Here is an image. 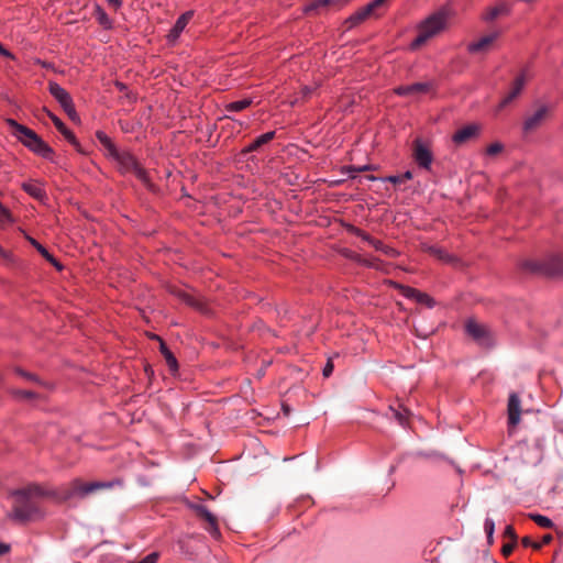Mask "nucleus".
<instances>
[{"label":"nucleus","instance_id":"obj_44","mask_svg":"<svg viewBox=\"0 0 563 563\" xmlns=\"http://www.w3.org/2000/svg\"><path fill=\"white\" fill-rule=\"evenodd\" d=\"M353 232L362 238L364 241L368 242L371 245H372V242L375 241V239H373L371 235H368L367 233H365L364 231L360 230V229H356V228H353Z\"/></svg>","mask_w":563,"mask_h":563},{"label":"nucleus","instance_id":"obj_53","mask_svg":"<svg viewBox=\"0 0 563 563\" xmlns=\"http://www.w3.org/2000/svg\"><path fill=\"white\" fill-rule=\"evenodd\" d=\"M11 216L10 212L7 210V214L3 217L2 212L0 211V224H3L5 221H10Z\"/></svg>","mask_w":563,"mask_h":563},{"label":"nucleus","instance_id":"obj_16","mask_svg":"<svg viewBox=\"0 0 563 563\" xmlns=\"http://www.w3.org/2000/svg\"><path fill=\"white\" fill-rule=\"evenodd\" d=\"M521 401L517 394H511L508 399V422L517 426L520 421Z\"/></svg>","mask_w":563,"mask_h":563},{"label":"nucleus","instance_id":"obj_36","mask_svg":"<svg viewBox=\"0 0 563 563\" xmlns=\"http://www.w3.org/2000/svg\"><path fill=\"white\" fill-rule=\"evenodd\" d=\"M131 173H133L143 184L150 186V178L147 173L140 164H137L135 168L131 170Z\"/></svg>","mask_w":563,"mask_h":563},{"label":"nucleus","instance_id":"obj_23","mask_svg":"<svg viewBox=\"0 0 563 563\" xmlns=\"http://www.w3.org/2000/svg\"><path fill=\"white\" fill-rule=\"evenodd\" d=\"M153 338L159 341L161 353L163 354L169 369L172 372H176L178 369V363H177V360L174 356V354L169 351V349L167 347L165 342L163 340H161L157 335H153Z\"/></svg>","mask_w":563,"mask_h":563},{"label":"nucleus","instance_id":"obj_42","mask_svg":"<svg viewBox=\"0 0 563 563\" xmlns=\"http://www.w3.org/2000/svg\"><path fill=\"white\" fill-rule=\"evenodd\" d=\"M503 148H504L503 144L493 143L487 147L486 153H487V155L494 156V155L499 154L503 151Z\"/></svg>","mask_w":563,"mask_h":563},{"label":"nucleus","instance_id":"obj_29","mask_svg":"<svg viewBox=\"0 0 563 563\" xmlns=\"http://www.w3.org/2000/svg\"><path fill=\"white\" fill-rule=\"evenodd\" d=\"M9 391L16 399L33 400L40 398V396L36 393L31 390L12 388Z\"/></svg>","mask_w":563,"mask_h":563},{"label":"nucleus","instance_id":"obj_39","mask_svg":"<svg viewBox=\"0 0 563 563\" xmlns=\"http://www.w3.org/2000/svg\"><path fill=\"white\" fill-rule=\"evenodd\" d=\"M14 372H15L18 375H20V376H22V377H24V378H26V379H29V380L35 382V383L41 384V385L43 384V383L41 382V379H40L36 375L31 374V373H27V372H25L24 369H22V368H20V367H15Z\"/></svg>","mask_w":563,"mask_h":563},{"label":"nucleus","instance_id":"obj_31","mask_svg":"<svg viewBox=\"0 0 563 563\" xmlns=\"http://www.w3.org/2000/svg\"><path fill=\"white\" fill-rule=\"evenodd\" d=\"M95 16L97 21L106 29L111 27V20L101 7H96Z\"/></svg>","mask_w":563,"mask_h":563},{"label":"nucleus","instance_id":"obj_57","mask_svg":"<svg viewBox=\"0 0 563 563\" xmlns=\"http://www.w3.org/2000/svg\"><path fill=\"white\" fill-rule=\"evenodd\" d=\"M115 85L121 91H123L126 88V86L122 82H117Z\"/></svg>","mask_w":563,"mask_h":563},{"label":"nucleus","instance_id":"obj_22","mask_svg":"<svg viewBox=\"0 0 563 563\" xmlns=\"http://www.w3.org/2000/svg\"><path fill=\"white\" fill-rule=\"evenodd\" d=\"M175 295L188 306L194 307L201 312H206L205 303L200 299L195 298L192 295L180 289L176 290Z\"/></svg>","mask_w":563,"mask_h":563},{"label":"nucleus","instance_id":"obj_54","mask_svg":"<svg viewBox=\"0 0 563 563\" xmlns=\"http://www.w3.org/2000/svg\"><path fill=\"white\" fill-rule=\"evenodd\" d=\"M552 539H553V538H552V536H551V534H545V536H543V538H542V542H541V545H542V544H548V543H550V542L552 541Z\"/></svg>","mask_w":563,"mask_h":563},{"label":"nucleus","instance_id":"obj_21","mask_svg":"<svg viewBox=\"0 0 563 563\" xmlns=\"http://www.w3.org/2000/svg\"><path fill=\"white\" fill-rule=\"evenodd\" d=\"M372 16L369 8L363 7L345 20L346 29H352Z\"/></svg>","mask_w":563,"mask_h":563},{"label":"nucleus","instance_id":"obj_40","mask_svg":"<svg viewBox=\"0 0 563 563\" xmlns=\"http://www.w3.org/2000/svg\"><path fill=\"white\" fill-rule=\"evenodd\" d=\"M484 529L487 534L488 541L492 542L494 530H495V522L490 518H486L484 523Z\"/></svg>","mask_w":563,"mask_h":563},{"label":"nucleus","instance_id":"obj_33","mask_svg":"<svg viewBox=\"0 0 563 563\" xmlns=\"http://www.w3.org/2000/svg\"><path fill=\"white\" fill-rule=\"evenodd\" d=\"M428 252L433 255L434 257L443 261V262H452L453 257L449 255L444 250L437 247V246H430L428 249Z\"/></svg>","mask_w":563,"mask_h":563},{"label":"nucleus","instance_id":"obj_25","mask_svg":"<svg viewBox=\"0 0 563 563\" xmlns=\"http://www.w3.org/2000/svg\"><path fill=\"white\" fill-rule=\"evenodd\" d=\"M509 12H510L509 5L505 2H503L496 7L488 9L487 12L484 14L483 19L485 21H493L501 14H509Z\"/></svg>","mask_w":563,"mask_h":563},{"label":"nucleus","instance_id":"obj_27","mask_svg":"<svg viewBox=\"0 0 563 563\" xmlns=\"http://www.w3.org/2000/svg\"><path fill=\"white\" fill-rule=\"evenodd\" d=\"M252 99L245 98L239 101H233L228 103L224 109L228 112H241L245 109H247L252 104Z\"/></svg>","mask_w":563,"mask_h":563},{"label":"nucleus","instance_id":"obj_34","mask_svg":"<svg viewBox=\"0 0 563 563\" xmlns=\"http://www.w3.org/2000/svg\"><path fill=\"white\" fill-rule=\"evenodd\" d=\"M530 518L541 528H552L554 526L550 518L539 514H531Z\"/></svg>","mask_w":563,"mask_h":563},{"label":"nucleus","instance_id":"obj_58","mask_svg":"<svg viewBox=\"0 0 563 563\" xmlns=\"http://www.w3.org/2000/svg\"><path fill=\"white\" fill-rule=\"evenodd\" d=\"M0 211L2 212L3 217L7 214V208H4L1 203H0Z\"/></svg>","mask_w":563,"mask_h":563},{"label":"nucleus","instance_id":"obj_12","mask_svg":"<svg viewBox=\"0 0 563 563\" xmlns=\"http://www.w3.org/2000/svg\"><path fill=\"white\" fill-rule=\"evenodd\" d=\"M498 31L493 32L488 35L483 36L476 42L468 44L467 49L470 53H485L488 52L493 43L499 37Z\"/></svg>","mask_w":563,"mask_h":563},{"label":"nucleus","instance_id":"obj_5","mask_svg":"<svg viewBox=\"0 0 563 563\" xmlns=\"http://www.w3.org/2000/svg\"><path fill=\"white\" fill-rule=\"evenodd\" d=\"M521 267L532 273L560 276L563 275V256H553L547 262L527 260L522 262Z\"/></svg>","mask_w":563,"mask_h":563},{"label":"nucleus","instance_id":"obj_14","mask_svg":"<svg viewBox=\"0 0 563 563\" xmlns=\"http://www.w3.org/2000/svg\"><path fill=\"white\" fill-rule=\"evenodd\" d=\"M525 84H526V77L522 74L515 79L510 91L498 104V110H501L505 107H507L508 104H510L521 93V91L525 87Z\"/></svg>","mask_w":563,"mask_h":563},{"label":"nucleus","instance_id":"obj_38","mask_svg":"<svg viewBox=\"0 0 563 563\" xmlns=\"http://www.w3.org/2000/svg\"><path fill=\"white\" fill-rule=\"evenodd\" d=\"M388 0H373L368 4H366V8H369V13L372 16L378 15L377 11L386 5Z\"/></svg>","mask_w":563,"mask_h":563},{"label":"nucleus","instance_id":"obj_55","mask_svg":"<svg viewBox=\"0 0 563 563\" xmlns=\"http://www.w3.org/2000/svg\"><path fill=\"white\" fill-rule=\"evenodd\" d=\"M283 411L286 416L290 415V408L288 405H283Z\"/></svg>","mask_w":563,"mask_h":563},{"label":"nucleus","instance_id":"obj_17","mask_svg":"<svg viewBox=\"0 0 563 563\" xmlns=\"http://www.w3.org/2000/svg\"><path fill=\"white\" fill-rule=\"evenodd\" d=\"M45 112L51 118L56 129L64 135V137L79 151V142L77 141L75 134L69 129H67L63 121L54 113L48 110H45Z\"/></svg>","mask_w":563,"mask_h":563},{"label":"nucleus","instance_id":"obj_37","mask_svg":"<svg viewBox=\"0 0 563 563\" xmlns=\"http://www.w3.org/2000/svg\"><path fill=\"white\" fill-rule=\"evenodd\" d=\"M411 178H412V173L410 170H407L406 173H404L401 175L389 176L387 178V180L395 185H399V184H404L405 181H407Z\"/></svg>","mask_w":563,"mask_h":563},{"label":"nucleus","instance_id":"obj_52","mask_svg":"<svg viewBox=\"0 0 563 563\" xmlns=\"http://www.w3.org/2000/svg\"><path fill=\"white\" fill-rule=\"evenodd\" d=\"M107 2L115 10L121 7V0H107Z\"/></svg>","mask_w":563,"mask_h":563},{"label":"nucleus","instance_id":"obj_15","mask_svg":"<svg viewBox=\"0 0 563 563\" xmlns=\"http://www.w3.org/2000/svg\"><path fill=\"white\" fill-rule=\"evenodd\" d=\"M349 0H316L310 5L307 7L306 12L311 11H323V10H339L341 9L345 3H347Z\"/></svg>","mask_w":563,"mask_h":563},{"label":"nucleus","instance_id":"obj_51","mask_svg":"<svg viewBox=\"0 0 563 563\" xmlns=\"http://www.w3.org/2000/svg\"><path fill=\"white\" fill-rule=\"evenodd\" d=\"M0 55L4 56V57H8V58H13V55L8 51L5 49L2 44L0 43Z\"/></svg>","mask_w":563,"mask_h":563},{"label":"nucleus","instance_id":"obj_18","mask_svg":"<svg viewBox=\"0 0 563 563\" xmlns=\"http://www.w3.org/2000/svg\"><path fill=\"white\" fill-rule=\"evenodd\" d=\"M192 15V11H187L177 19L175 25L173 26L168 34V40L170 42L176 41L179 37L180 33L184 31Z\"/></svg>","mask_w":563,"mask_h":563},{"label":"nucleus","instance_id":"obj_2","mask_svg":"<svg viewBox=\"0 0 563 563\" xmlns=\"http://www.w3.org/2000/svg\"><path fill=\"white\" fill-rule=\"evenodd\" d=\"M451 16L452 10L448 5L441 7L428 15L418 24V35L412 41L410 47L412 49H417L430 40L442 34L449 27Z\"/></svg>","mask_w":563,"mask_h":563},{"label":"nucleus","instance_id":"obj_7","mask_svg":"<svg viewBox=\"0 0 563 563\" xmlns=\"http://www.w3.org/2000/svg\"><path fill=\"white\" fill-rule=\"evenodd\" d=\"M552 108L549 104H539L537 109L528 114L523 122V131L530 133L539 129L548 119Z\"/></svg>","mask_w":563,"mask_h":563},{"label":"nucleus","instance_id":"obj_49","mask_svg":"<svg viewBox=\"0 0 563 563\" xmlns=\"http://www.w3.org/2000/svg\"><path fill=\"white\" fill-rule=\"evenodd\" d=\"M0 256L2 258H4L7 262H12V260H13L12 254L7 252L5 250H3L1 246H0Z\"/></svg>","mask_w":563,"mask_h":563},{"label":"nucleus","instance_id":"obj_59","mask_svg":"<svg viewBox=\"0 0 563 563\" xmlns=\"http://www.w3.org/2000/svg\"><path fill=\"white\" fill-rule=\"evenodd\" d=\"M367 169H369V166H367V165H366V166H363V167L357 168V170H358V172H363V170H367Z\"/></svg>","mask_w":563,"mask_h":563},{"label":"nucleus","instance_id":"obj_11","mask_svg":"<svg viewBox=\"0 0 563 563\" xmlns=\"http://www.w3.org/2000/svg\"><path fill=\"white\" fill-rule=\"evenodd\" d=\"M433 86L431 82H415L411 85L399 86L395 89V92L404 97H419L430 92Z\"/></svg>","mask_w":563,"mask_h":563},{"label":"nucleus","instance_id":"obj_56","mask_svg":"<svg viewBox=\"0 0 563 563\" xmlns=\"http://www.w3.org/2000/svg\"><path fill=\"white\" fill-rule=\"evenodd\" d=\"M311 91H312V90H311L309 87H305V88L302 89V93H303V96H308L309 93H311Z\"/></svg>","mask_w":563,"mask_h":563},{"label":"nucleus","instance_id":"obj_32","mask_svg":"<svg viewBox=\"0 0 563 563\" xmlns=\"http://www.w3.org/2000/svg\"><path fill=\"white\" fill-rule=\"evenodd\" d=\"M354 260L358 264H361L363 266L375 268V269H379L380 268V264H382V262L378 258H375V257L366 258V257H363L361 255H357V256L354 257Z\"/></svg>","mask_w":563,"mask_h":563},{"label":"nucleus","instance_id":"obj_26","mask_svg":"<svg viewBox=\"0 0 563 563\" xmlns=\"http://www.w3.org/2000/svg\"><path fill=\"white\" fill-rule=\"evenodd\" d=\"M22 188L35 199L42 200L46 197L44 189L36 183H24Z\"/></svg>","mask_w":563,"mask_h":563},{"label":"nucleus","instance_id":"obj_9","mask_svg":"<svg viewBox=\"0 0 563 563\" xmlns=\"http://www.w3.org/2000/svg\"><path fill=\"white\" fill-rule=\"evenodd\" d=\"M192 509L196 515L205 521V529L214 538L220 539L221 533L218 526L217 517L203 505L196 504L192 505Z\"/></svg>","mask_w":563,"mask_h":563},{"label":"nucleus","instance_id":"obj_46","mask_svg":"<svg viewBox=\"0 0 563 563\" xmlns=\"http://www.w3.org/2000/svg\"><path fill=\"white\" fill-rule=\"evenodd\" d=\"M516 541H511L503 545L501 552L505 556H509L515 549Z\"/></svg>","mask_w":563,"mask_h":563},{"label":"nucleus","instance_id":"obj_24","mask_svg":"<svg viewBox=\"0 0 563 563\" xmlns=\"http://www.w3.org/2000/svg\"><path fill=\"white\" fill-rule=\"evenodd\" d=\"M275 137V131H271L256 137L247 147L243 150V153H251L257 151L261 146L267 144Z\"/></svg>","mask_w":563,"mask_h":563},{"label":"nucleus","instance_id":"obj_30","mask_svg":"<svg viewBox=\"0 0 563 563\" xmlns=\"http://www.w3.org/2000/svg\"><path fill=\"white\" fill-rule=\"evenodd\" d=\"M96 135L100 143L108 150L111 156H113L114 153L118 152L117 147L104 132L98 131Z\"/></svg>","mask_w":563,"mask_h":563},{"label":"nucleus","instance_id":"obj_47","mask_svg":"<svg viewBox=\"0 0 563 563\" xmlns=\"http://www.w3.org/2000/svg\"><path fill=\"white\" fill-rule=\"evenodd\" d=\"M333 372V363L331 360H329L323 367L322 374L325 378L330 377Z\"/></svg>","mask_w":563,"mask_h":563},{"label":"nucleus","instance_id":"obj_45","mask_svg":"<svg viewBox=\"0 0 563 563\" xmlns=\"http://www.w3.org/2000/svg\"><path fill=\"white\" fill-rule=\"evenodd\" d=\"M521 543L528 548V547H532L533 549L536 550H539L541 548V543H537V542H533L529 537H525L522 538L521 540Z\"/></svg>","mask_w":563,"mask_h":563},{"label":"nucleus","instance_id":"obj_20","mask_svg":"<svg viewBox=\"0 0 563 563\" xmlns=\"http://www.w3.org/2000/svg\"><path fill=\"white\" fill-rule=\"evenodd\" d=\"M389 412L394 417V419L402 427L408 424L409 417L411 412L404 407L401 404L390 405L388 407Z\"/></svg>","mask_w":563,"mask_h":563},{"label":"nucleus","instance_id":"obj_19","mask_svg":"<svg viewBox=\"0 0 563 563\" xmlns=\"http://www.w3.org/2000/svg\"><path fill=\"white\" fill-rule=\"evenodd\" d=\"M124 172H131L139 164L136 158L128 152H115L112 156Z\"/></svg>","mask_w":563,"mask_h":563},{"label":"nucleus","instance_id":"obj_3","mask_svg":"<svg viewBox=\"0 0 563 563\" xmlns=\"http://www.w3.org/2000/svg\"><path fill=\"white\" fill-rule=\"evenodd\" d=\"M121 486V479H114L109 482H82L79 478L71 481L68 485L55 490V499L58 501H68L74 497L85 498L99 490L111 489L114 486Z\"/></svg>","mask_w":563,"mask_h":563},{"label":"nucleus","instance_id":"obj_48","mask_svg":"<svg viewBox=\"0 0 563 563\" xmlns=\"http://www.w3.org/2000/svg\"><path fill=\"white\" fill-rule=\"evenodd\" d=\"M504 534H505V537L511 539V541H516V539H517L515 530L511 526L506 527Z\"/></svg>","mask_w":563,"mask_h":563},{"label":"nucleus","instance_id":"obj_8","mask_svg":"<svg viewBox=\"0 0 563 563\" xmlns=\"http://www.w3.org/2000/svg\"><path fill=\"white\" fill-rule=\"evenodd\" d=\"M465 331L477 344L482 346L492 344L490 333L484 324L471 319L465 323Z\"/></svg>","mask_w":563,"mask_h":563},{"label":"nucleus","instance_id":"obj_41","mask_svg":"<svg viewBox=\"0 0 563 563\" xmlns=\"http://www.w3.org/2000/svg\"><path fill=\"white\" fill-rule=\"evenodd\" d=\"M416 300L418 302L424 303V305H427L429 307H433V305H434L433 299L429 295H427L424 292H421V291H419L418 297L416 298Z\"/></svg>","mask_w":563,"mask_h":563},{"label":"nucleus","instance_id":"obj_10","mask_svg":"<svg viewBox=\"0 0 563 563\" xmlns=\"http://www.w3.org/2000/svg\"><path fill=\"white\" fill-rule=\"evenodd\" d=\"M412 156L420 167L430 169L432 163V153L420 139H417L413 142Z\"/></svg>","mask_w":563,"mask_h":563},{"label":"nucleus","instance_id":"obj_13","mask_svg":"<svg viewBox=\"0 0 563 563\" xmlns=\"http://www.w3.org/2000/svg\"><path fill=\"white\" fill-rule=\"evenodd\" d=\"M481 131L477 124H468L457 130L453 135V142L457 145L464 144L475 139Z\"/></svg>","mask_w":563,"mask_h":563},{"label":"nucleus","instance_id":"obj_43","mask_svg":"<svg viewBox=\"0 0 563 563\" xmlns=\"http://www.w3.org/2000/svg\"><path fill=\"white\" fill-rule=\"evenodd\" d=\"M402 289V294L407 297V298H412V299H416L418 297V294H419V290L415 289V288H411V287H401Z\"/></svg>","mask_w":563,"mask_h":563},{"label":"nucleus","instance_id":"obj_50","mask_svg":"<svg viewBox=\"0 0 563 563\" xmlns=\"http://www.w3.org/2000/svg\"><path fill=\"white\" fill-rule=\"evenodd\" d=\"M10 551V545L7 543L0 542V555H4Z\"/></svg>","mask_w":563,"mask_h":563},{"label":"nucleus","instance_id":"obj_35","mask_svg":"<svg viewBox=\"0 0 563 563\" xmlns=\"http://www.w3.org/2000/svg\"><path fill=\"white\" fill-rule=\"evenodd\" d=\"M372 246L377 250L384 252L386 255L390 257H395L397 255V251L390 246H386L383 242L375 240L372 242Z\"/></svg>","mask_w":563,"mask_h":563},{"label":"nucleus","instance_id":"obj_1","mask_svg":"<svg viewBox=\"0 0 563 563\" xmlns=\"http://www.w3.org/2000/svg\"><path fill=\"white\" fill-rule=\"evenodd\" d=\"M44 497L55 498V490H45L37 484H30L11 492L12 507L7 514V518L18 525L42 520L46 512L40 500Z\"/></svg>","mask_w":563,"mask_h":563},{"label":"nucleus","instance_id":"obj_6","mask_svg":"<svg viewBox=\"0 0 563 563\" xmlns=\"http://www.w3.org/2000/svg\"><path fill=\"white\" fill-rule=\"evenodd\" d=\"M48 90L49 93L59 102L60 107L68 114V117L71 120H75L77 118V112L75 110L70 95L57 82H49Z\"/></svg>","mask_w":563,"mask_h":563},{"label":"nucleus","instance_id":"obj_28","mask_svg":"<svg viewBox=\"0 0 563 563\" xmlns=\"http://www.w3.org/2000/svg\"><path fill=\"white\" fill-rule=\"evenodd\" d=\"M30 243L41 253L43 257H45L49 263L56 266L58 269H62L59 263L48 253V251L40 244L36 240L29 238Z\"/></svg>","mask_w":563,"mask_h":563},{"label":"nucleus","instance_id":"obj_4","mask_svg":"<svg viewBox=\"0 0 563 563\" xmlns=\"http://www.w3.org/2000/svg\"><path fill=\"white\" fill-rule=\"evenodd\" d=\"M7 124L10 126L12 135L15 136L30 151L44 158L52 157V147L45 143L33 130L18 123L13 119H8Z\"/></svg>","mask_w":563,"mask_h":563}]
</instances>
